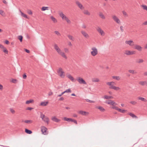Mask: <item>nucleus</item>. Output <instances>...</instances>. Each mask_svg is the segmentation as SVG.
<instances>
[{
	"label": "nucleus",
	"mask_w": 147,
	"mask_h": 147,
	"mask_svg": "<svg viewBox=\"0 0 147 147\" xmlns=\"http://www.w3.org/2000/svg\"><path fill=\"white\" fill-rule=\"evenodd\" d=\"M54 49L57 52L58 54L60 55L62 57L66 59H67V57L65 55V53L63 52L62 51L61 49L59 48L57 45L55 44L54 45Z\"/></svg>",
	"instance_id": "f257e3e1"
},
{
	"label": "nucleus",
	"mask_w": 147,
	"mask_h": 147,
	"mask_svg": "<svg viewBox=\"0 0 147 147\" xmlns=\"http://www.w3.org/2000/svg\"><path fill=\"white\" fill-rule=\"evenodd\" d=\"M40 117L44 122L46 123L47 124H49V118L45 116L42 112H40Z\"/></svg>",
	"instance_id": "f03ea898"
},
{
	"label": "nucleus",
	"mask_w": 147,
	"mask_h": 147,
	"mask_svg": "<svg viewBox=\"0 0 147 147\" xmlns=\"http://www.w3.org/2000/svg\"><path fill=\"white\" fill-rule=\"evenodd\" d=\"M41 131L42 134L47 135L48 134V131H47V129L45 126H42L41 127Z\"/></svg>",
	"instance_id": "7ed1b4c3"
},
{
	"label": "nucleus",
	"mask_w": 147,
	"mask_h": 147,
	"mask_svg": "<svg viewBox=\"0 0 147 147\" xmlns=\"http://www.w3.org/2000/svg\"><path fill=\"white\" fill-rule=\"evenodd\" d=\"M57 72L61 78H63L65 77L64 74V72L63 71L62 69L61 68H59L57 70Z\"/></svg>",
	"instance_id": "20e7f679"
},
{
	"label": "nucleus",
	"mask_w": 147,
	"mask_h": 147,
	"mask_svg": "<svg viewBox=\"0 0 147 147\" xmlns=\"http://www.w3.org/2000/svg\"><path fill=\"white\" fill-rule=\"evenodd\" d=\"M96 30L97 32L100 34L102 36H103L105 35V32L101 29L99 27H98L96 28Z\"/></svg>",
	"instance_id": "39448f33"
},
{
	"label": "nucleus",
	"mask_w": 147,
	"mask_h": 147,
	"mask_svg": "<svg viewBox=\"0 0 147 147\" xmlns=\"http://www.w3.org/2000/svg\"><path fill=\"white\" fill-rule=\"evenodd\" d=\"M92 51L91 52V53L92 56H94L98 54L97 49L96 48L93 47L92 48Z\"/></svg>",
	"instance_id": "423d86ee"
},
{
	"label": "nucleus",
	"mask_w": 147,
	"mask_h": 147,
	"mask_svg": "<svg viewBox=\"0 0 147 147\" xmlns=\"http://www.w3.org/2000/svg\"><path fill=\"white\" fill-rule=\"evenodd\" d=\"M112 18L113 20L117 23L119 24H121V22L119 18L115 15H113L112 16Z\"/></svg>",
	"instance_id": "0eeeda50"
},
{
	"label": "nucleus",
	"mask_w": 147,
	"mask_h": 147,
	"mask_svg": "<svg viewBox=\"0 0 147 147\" xmlns=\"http://www.w3.org/2000/svg\"><path fill=\"white\" fill-rule=\"evenodd\" d=\"M77 80L78 82L81 84H86V82L82 78L78 77L77 79Z\"/></svg>",
	"instance_id": "6e6552de"
},
{
	"label": "nucleus",
	"mask_w": 147,
	"mask_h": 147,
	"mask_svg": "<svg viewBox=\"0 0 147 147\" xmlns=\"http://www.w3.org/2000/svg\"><path fill=\"white\" fill-rule=\"evenodd\" d=\"M135 53L136 52L134 51L126 50L125 51L124 54L125 55H128L135 54Z\"/></svg>",
	"instance_id": "1a4fd4ad"
},
{
	"label": "nucleus",
	"mask_w": 147,
	"mask_h": 147,
	"mask_svg": "<svg viewBox=\"0 0 147 147\" xmlns=\"http://www.w3.org/2000/svg\"><path fill=\"white\" fill-rule=\"evenodd\" d=\"M76 4L77 5L78 7L81 9L82 10L84 9V6L79 1H77L76 2Z\"/></svg>",
	"instance_id": "9d476101"
},
{
	"label": "nucleus",
	"mask_w": 147,
	"mask_h": 147,
	"mask_svg": "<svg viewBox=\"0 0 147 147\" xmlns=\"http://www.w3.org/2000/svg\"><path fill=\"white\" fill-rule=\"evenodd\" d=\"M125 43L126 44L128 45L131 47L134 46V42L133 41L131 40H126L125 41Z\"/></svg>",
	"instance_id": "9b49d317"
},
{
	"label": "nucleus",
	"mask_w": 147,
	"mask_h": 147,
	"mask_svg": "<svg viewBox=\"0 0 147 147\" xmlns=\"http://www.w3.org/2000/svg\"><path fill=\"white\" fill-rule=\"evenodd\" d=\"M81 33L86 38H89L90 36L87 33L84 31H82Z\"/></svg>",
	"instance_id": "f8f14e48"
},
{
	"label": "nucleus",
	"mask_w": 147,
	"mask_h": 147,
	"mask_svg": "<svg viewBox=\"0 0 147 147\" xmlns=\"http://www.w3.org/2000/svg\"><path fill=\"white\" fill-rule=\"evenodd\" d=\"M134 47L135 49L138 50L139 51H141L142 48L140 46L136 44L134 45Z\"/></svg>",
	"instance_id": "ddd939ff"
},
{
	"label": "nucleus",
	"mask_w": 147,
	"mask_h": 147,
	"mask_svg": "<svg viewBox=\"0 0 147 147\" xmlns=\"http://www.w3.org/2000/svg\"><path fill=\"white\" fill-rule=\"evenodd\" d=\"M71 92V90L69 88L68 89H67L65 91L61 93V94H59L57 95V97H60L62 95H63L64 93H68V92Z\"/></svg>",
	"instance_id": "4468645a"
},
{
	"label": "nucleus",
	"mask_w": 147,
	"mask_h": 147,
	"mask_svg": "<svg viewBox=\"0 0 147 147\" xmlns=\"http://www.w3.org/2000/svg\"><path fill=\"white\" fill-rule=\"evenodd\" d=\"M105 103L109 104L111 105H114L115 104V105H116V104L113 101H112V100H109L108 102L106 101L105 102Z\"/></svg>",
	"instance_id": "2eb2a0df"
},
{
	"label": "nucleus",
	"mask_w": 147,
	"mask_h": 147,
	"mask_svg": "<svg viewBox=\"0 0 147 147\" xmlns=\"http://www.w3.org/2000/svg\"><path fill=\"white\" fill-rule=\"evenodd\" d=\"M59 15L63 20H65L67 18L62 12L59 13Z\"/></svg>",
	"instance_id": "dca6fc26"
},
{
	"label": "nucleus",
	"mask_w": 147,
	"mask_h": 147,
	"mask_svg": "<svg viewBox=\"0 0 147 147\" xmlns=\"http://www.w3.org/2000/svg\"><path fill=\"white\" fill-rule=\"evenodd\" d=\"M79 113L81 115H86L88 114V112L82 111H80L79 112Z\"/></svg>",
	"instance_id": "f3484780"
},
{
	"label": "nucleus",
	"mask_w": 147,
	"mask_h": 147,
	"mask_svg": "<svg viewBox=\"0 0 147 147\" xmlns=\"http://www.w3.org/2000/svg\"><path fill=\"white\" fill-rule=\"evenodd\" d=\"M110 89H113L116 90H118L120 89L118 87H116L115 86H111L109 87Z\"/></svg>",
	"instance_id": "a211bd4d"
},
{
	"label": "nucleus",
	"mask_w": 147,
	"mask_h": 147,
	"mask_svg": "<svg viewBox=\"0 0 147 147\" xmlns=\"http://www.w3.org/2000/svg\"><path fill=\"white\" fill-rule=\"evenodd\" d=\"M139 84L142 86L146 85L147 84V81H140L139 82Z\"/></svg>",
	"instance_id": "6ab92c4d"
},
{
	"label": "nucleus",
	"mask_w": 147,
	"mask_h": 147,
	"mask_svg": "<svg viewBox=\"0 0 147 147\" xmlns=\"http://www.w3.org/2000/svg\"><path fill=\"white\" fill-rule=\"evenodd\" d=\"M48 103V101L42 102L40 103V105L42 106H45Z\"/></svg>",
	"instance_id": "aec40b11"
},
{
	"label": "nucleus",
	"mask_w": 147,
	"mask_h": 147,
	"mask_svg": "<svg viewBox=\"0 0 147 147\" xmlns=\"http://www.w3.org/2000/svg\"><path fill=\"white\" fill-rule=\"evenodd\" d=\"M128 115H129L131 117L133 118H136V119H138V117L137 116H136V115H135L134 114L132 113H128Z\"/></svg>",
	"instance_id": "412c9836"
},
{
	"label": "nucleus",
	"mask_w": 147,
	"mask_h": 147,
	"mask_svg": "<svg viewBox=\"0 0 147 147\" xmlns=\"http://www.w3.org/2000/svg\"><path fill=\"white\" fill-rule=\"evenodd\" d=\"M52 120L55 122H58L60 121V120L58 119L55 117H54L52 118Z\"/></svg>",
	"instance_id": "4be33fe9"
},
{
	"label": "nucleus",
	"mask_w": 147,
	"mask_h": 147,
	"mask_svg": "<svg viewBox=\"0 0 147 147\" xmlns=\"http://www.w3.org/2000/svg\"><path fill=\"white\" fill-rule=\"evenodd\" d=\"M138 100H140L142 101H143L144 102H146L147 101V100L146 99L143 97H139L138 98Z\"/></svg>",
	"instance_id": "5701e85b"
},
{
	"label": "nucleus",
	"mask_w": 147,
	"mask_h": 147,
	"mask_svg": "<svg viewBox=\"0 0 147 147\" xmlns=\"http://www.w3.org/2000/svg\"><path fill=\"white\" fill-rule=\"evenodd\" d=\"M136 61L137 63H142L144 62V60L142 59H136Z\"/></svg>",
	"instance_id": "b1692460"
},
{
	"label": "nucleus",
	"mask_w": 147,
	"mask_h": 147,
	"mask_svg": "<svg viewBox=\"0 0 147 147\" xmlns=\"http://www.w3.org/2000/svg\"><path fill=\"white\" fill-rule=\"evenodd\" d=\"M83 13L84 14L88 16H90V13L87 10H84L83 11Z\"/></svg>",
	"instance_id": "393cba45"
},
{
	"label": "nucleus",
	"mask_w": 147,
	"mask_h": 147,
	"mask_svg": "<svg viewBox=\"0 0 147 147\" xmlns=\"http://www.w3.org/2000/svg\"><path fill=\"white\" fill-rule=\"evenodd\" d=\"M106 84L109 86H113V85L115 84V83L114 82H107L106 83Z\"/></svg>",
	"instance_id": "a878e982"
},
{
	"label": "nucleus",
	"mask_w": 147,
	"mask_h": 147,
	"mask_svg": "<svg viewBox=\"0 0 147 147\" xmlns=\"http://www.w3.org/2000/svg\"><path fill=\"white\" fill-rule=\"evenodd\" d=\"M67 37L70 40L74 41L75 40L74 38L71 35H67Z\"/></svg>",
	"instance_id": "bb28decb"
},
{
	"label": "nucleus",
	"mask_w": 147,
	"mask_h": 147,
	"mask_svg": "<svg viewBox=\"0 0 147 147\" xmlns=\"http://www.w3.org/2000/svg\"><path fill=\"white\" fill-rule=\"evenodd\" d=\"M67 77L71 80L72 81H74V78L70 74L68 75L67 76Z\"/></svg>",
	"instance_id": "cd10ccee"
},
{
	"label": "nucleus",
	"mask_w": 147,
	"mask_h": 147,
	"mask_svg": "<svg viewBox=\"0 0 147 147\" xmlns=\"http://www.w3.org/2000/svg\"><path fill=\"white\" fill-rule=\"evenodd\" d=\"M99 16L102 19H105V17L104 15L103 14L102 12H100L99 13Z\"/></svg>",
	"instance_id": "c85d7f7f"
},
{
	"label": "nucleus",
	"mask_w": 147,
	"mask_h": 147,
	"mask_svg": "<svg viewBox=\"0 0 147 147\" xmlns=\"http://www.w3.org/2000/svg\"><path fill=\"white\" fill-rule=\"evenodd\" d=\"M25 132L27 134H31L32 133V131L27 129H25Z\"/></svg>",
	"instance_id": "c756f323"
},
{
	"label": "nucleus",
	"mask_w": 147,
	"mask_h": 147,
	"mask_svg": "<svg viewBox=\"0 0 147 147\" xmlns=\"http://www.w3.org/2000/svg\"><path fill=\"white\" fill-rule=\"evenodd\" d=\"M113 79H115L117 80H120V78L119 76H113L112 77Z\"/></svg>",
	"instance_id": "7c9ffc66"
},
{
	"label": "nucleus",
	"mask_w": 147,
	"mask_h": 147,
	"mask_svg": "<svg viewBox=\"0 0 147 147\" xmlns=\"http://www.w3.org/2000/svg\"><path fill=\"white\" fill-rule=\"evenodd\" d=\"M51 18L54 23H56L57 22V20L53 16H51Z\"/></svg>",
	"instance_id": "2f4dec72"
},
{
	"label": "nucleus",
	"mask_w": 147,
	"mask_h": 147,
	"mask_svg": "<svg viewBox=\"0 0 147 147\" xmlns=\"http://www.w3.org/2000/svg\"><path fill=\"white\" fill-rule=\"evenodd\" d=\"M104 99H110L113 98V97L112 96H108L107 95H105L104 97Z\"/></svg>",
	"instance_id": "473e14b6"
},
{
	"label": "nucleus",
	"mask_w": 147,
	"mask_h": 147,
	"mask_svg": "<svg viewBox=\"0 0 147 147\" xmlns=\"http://www.w3.org/2000/svg\"><path fill=\"white\" fill-rule=\"evenodd\" d=\"M100 81L99 79L98 78H94L92 79L93 82H98Z\"/></svg>",
	"instance_id": "72a5a7b5"
},
{
	"label": "nucleus",
	"mask_w": 147,
	"mask_h": 147,
	"mask_svg": "<svg viewBox=\"0 0 147 147\" xmlns=\"http://www.w3.org/2000/svg\"><path fill=\"white\" fill-rule=\"evenodd\" d=\"M97 108L99 109L101 111L103 112L105 110V109L103 108L101 106L98 107H97Z\"/></svg>",
	"instance_id": "f704fd0d"
},
{
	"label": "nucleus",
	"mask_w": 147,
	"mask_h": 147,
	"mask_svg": "<svg viewBox=\"0 0 147 147\" xmlns=\"http://www.w3.org/2000/svg\"><path fill=\"white\" fill-rule=\"evenodd\" d=\"M33 102H34V100H33L30 99L29 100L26 101V104H30V103H31Z\"/></svg>",
	"instance_id": "c9c22d12"
},
{
	"label": "nucleus",
	"mask_w": 147,
	"mask_h": 147,
	"mask_svg": "<svg viewBox=\"0 0 147 147\" xmlns=\"http://www.w3.org/2000/svg\"><path fill=\"white\" fill-rule=\"evenodd\" d=\"M20 11L21 13V16H23L26 18H28L26 14H25L24 13H23L20 10Z\"/></svg>",
	"instance_id": "e433bc0d"
},
{
	"label": "nucleus",
	"mask_w": 147,
	"mask_h": 147,
	"mask_svg": "<svg viewBox=\"0 0 147 147\" xmlns=\"http://www.w3.org/2000/svg\"><path fill=\"white\" fill-rule=\"evenodd\" d=\"M48 7H43L41 9V10L42 11H44L47 10H48Z\"/></svg>",
	"instance_id": "4c0bfd02"
},
{
	"label": "nucleus",
	"mask_w": 147,
	"mask_h": 147,
	"mask_svg": "<svg viewBox=\"0 0 147 147\" xmlns=\"http://www.w3.org/2000/svg\"><path fill=\"white\" fill-rule=\"evenodd\" d=\"M64 120L65 121L69 122L71 121V118H67L66 117H65L64 118Z\"/></svg>",
	"instance_id": "58836bf2"
},
{
	"label": "nucleus",
	"mask_w": 147,
	"mask_h": 147,
	"mask_svg": "<svg viewBox=\"0 0 147 147\" xmlns=\"http://www.w3.org/2000/svg\"><path fill=\"white\" fill-rule=\"evenodd\" d=\"M24 122L27 123H32V121L31 120H26L24 121Z\"/></svg>",
	"instance_id": "ea45409f"
},
{
	"label": "nucleus",
	"mask_w": 147,
	"mask_h": 147,
	"mask_svg": "<svg viewBox=\"0 0 147 147\" xmlns=\"http://www.w3.org/2000/svg\"><path fill=\"white\" fill-rule=\"evenodd\" d=\"M128 71L130 73L132 74H136L137 73V72L135 71L134 70H129Z\"/></svg>",
	"instance_id": "a19ab883"
},
{
	"label": "nucleus",
	"mask_w": 147,
	"mask_h": 147,
	"mask_svg": "<svg viewBox=\"0 0 147 147\" xmlns=\"http://www.w3.org/2000/svg\"><path fill=\"white\" fill-rule=\"evenodd\" d=\"M143 9L144 10H145L147 11V6L145 5H141Z\"/></svg>",
	"instance_id": "79ce46f5"
},
{
	"label": "nucleus",
	"mask_w": 147,
	"mask_h": 147,
	"mask_svg": "<svg viewBox=\"0 0 147 147\" xmlns=\"http://www.w3.org/2000/svg\"><path fill=\"white\" fill-rule=\"evenodd\" d=\"M18 39L20 40V42L22 41L23 37L22 36H18Z\"/></svg>",
	"instance_id": "37998d69"
},
{
	"label": "nucleus",
	"mask_w": 147,
	"mask_h": 147,
	"mask_svg": "<svg viewBox=\"0 0 147 147\" xmlns=\"http://www.w3.org/2000/svg\"><path fill=\"white\" fill-rule=\"evenodd\" d=\"M127 111L125 110H122L120 109H119V111L120 112L123 113H124L125 112V111Z\"/></svg>",
	"instance_id": "c03bdc74"
},
{
	"label": "nucleus",
	"mask_w": 147,
	"mask_h": 147,
	"mask_svg": "<svg viewBox=\"0 0 147 147\" xmlns=\"http://www.w3.org/2000/svg\"><path fill=\"white\" fill-rule=\"evenodd\" d=\"M122 13L124 16H127L128 15L127 13H126V12L124 11H122Z\"/></svg>",
	"instance_id": "a18cd8bd"
},
{
	"label": "nucleus",
	"mask_w": 147,
	"mask_h": 147,
	"mask_svg": "<svg viewBox=\"0 0 147 147\" xmlns=\"http://www.w3.org/2000/svg\"><path fill=\"white\" fill-rule=\"evenodd\" d=\"M17 81H18V80H17L15 79H12L11 82L14 84H16V83H17Z\"/></svg>",
	"instance_id": "49530a36"
},
{
	"label": "nucleus",
	"mask_w": 147,
	"mask_h": 147,
	"mask_svg": "<svg viewBox=\"0 0 147 147\" xmlns=\"http://www.w3.org/2000/svg\"><path fill=\"white\" fill-rule=\"evenodd\" d=\"M112 108L113 109H115L117 110V111H119V109L118 107H116V106H113V107H112Z\"/></svg>",
	"instance_id": "de8ad7c7"
},
{
	"label": "nucleus",
	"mask_w": 147,
	"mask_h": 147,
	"mask_svg": "<svg viewBox=\"0 0 147 147\" xmlns=\"http://www.w3.org/2000/svg\"><path fill=\"white\" fill-rule=\"evenodd\" d=\"M130 103L133 105H135L137 104V102L135 101H131L130 102Z\"/></svg>",
	"instance_id": "09e8293b"
},
{
	"label": "nucleus",
	"mask_w": 147,
	"mask_h": 147,
	"mask_svg": "<svg viewBox=\"0 0 147 147\" xmlns=\"http://www.w3.org/2000/svg\"><path fill=\"white\" fill-rule=\"evenodd\" d=\"M86 100L87 102H92V103H94L95 102L94 101L91 100H90L87 99H86Z\"/></svg>",
	"instance_id": "8fccbe9b"
},
{
	"label": "nucleus",
	"mask_w": 147,
	"mask_h": 147,
	"mask_svg": "<svg viewBox=\"0 0 147 147\" xmlns=\"http://www.w3.org/2000/svg\"><path fill=\"white\" fill-rule=\"evenodd\" d=\"M71 121L73 122L76 124H77V121L73 119H71Z\"/></svg>",
	"instance_id": "3c124183"
},
{
	"label": "nucleus",
	"mask_w": 147,
	"mask_h": 147,
	"mask_svg": "<svg viewBox=\"0 0 147 147\" xmlns=\"http://www.w3.org/2000/svg\"><path fill=\"white\" fill-rule=\"evenodd\" d=\"M65 20L68 23H71L70 20L68 19V18H67Z\"/></svg>",
	"instance_id": "603ef678"
},
{
	"label": "nucleus",
	"mask_w": 147,
	"mask_h": 147,
	"mask_svg": "<svg viewBox=\"0 0 147 147\" xmlns=\"http://www.w3.org/2000/svg\"><path fill=\"white\" fill-rule=\"evenodd\" d=\"M3 52L6 54L8 53V51L6 48H4L3 49Z\"/></svg>",
	"instance_id": "864d4df0"
},
{
	"label": "nucleus",
	"mask_w": 147,
	"mask_h": 147,
	"mask_svg": "<svg viewBox=\"0 0 147 147\" xmlns=\"http://www.w3.org/2000/svg\"><path fill=\"white\" fill-rule=\"evenodd\" d=\"M11 112L13 114H14L15 113V111L12 109L11 108L10 109Z\"/></svg>",
	"instance_id": "5fc2aeb1"
},
{
	"label": "nucleus",
	"mask_w": 147,
	"mask_h": 147,
	"mask_svg": "<svg viewBox=\"0 0 147 147\" xmlns=\"http://www.w3.org/2000/svg\"><path fill=\"white\" fill-rule=\"evenodd\" d=\"M54 32L57 35L60 36L61 35L60 33L58 31H56Z\"/></svg>",
	"instance_id": "6e6d98bb"
},
{
	"label": "nucleus",
	"mask_w": 147,
	"mask_h": 147,
	"mask_svg": "<svg viewBox=\"0 0 147 147\" xmlns=\"http://www.w3.org/2000/svg\"><path fill=\"white\" fill-rule=\"evenodd\" d=\"M123 28V26H120V28L121 31L122 32H123L124 31Z\"/></svg>",
	"instance_id": "4d7b16f0"
},
{
	"label": "nucleus",
	"mask_w": 147,
	"mask_h": 147,
	"mask_svg": "<svg viewBox=\"0 0 147 147\" xmlns=\"http://www.w3.org/2000/svg\"><path fill=\"white\" fill-rule=\"evenodd\" d=\"M4 11H3L1 10H0V14L2 16H3V13Z\"/></svg>",
	"instance_id": "13d9d810"
},
{
	"label": "nucleus",
	"mask_w": 147,
	"mask_h": 147,
	"mask_svg": "<svg viewBox=\"0 0 147 147\" xmlns=\"http://www.w3.org/2000/svg\"><path fill=\"white\" fill-rule=\"evenodd\" d=\"M143 25H147V21L144 22L142 24Z\"/></svg>",
	"instance_id": "bf43d9fd"
},
{
	"label": "nucleus",
	"mask_w": 147,
	"mask_h": 147,
	"mask_svg": "<svg viewBox=\"0 0 147 147\" xmlns=\"http://www.w3.org/2000/svg\"><path fill=\"white\" fill-rule=\"evenodd\" d=\"M28 13L30 15H32V13L31 10L28 11Z\"/></svg>",
	"instance_id": "052dcab7"
},
{
	"label": "nucleus",
	"mask_w": 147,
	"mask_h": 147,
	"mask_svg": "<svg viewBox=\"0 0 147 147\" xmlns=\"http://www.w3.org/2000/svg\"><path fill=\"white\" fill-rule=\"evenodd\" d=\"M27 76L26 74H24L23 75V78L24 79H26V78Z\"/></svg>",
	"instance_id": "680f3d73"
},
{
	"label": "nucleus",
	"mask_w": 147,
	"mask_h": 147,
	"mask_svg": "<svg viewBox=\"0 0 147 147\" xmlns=\"http://www.w3.org/2000/svg\"><path fill=\"white\" fill-rule=\"evenodd\" d=\"M64 99V98L63 97H60L59 99V100H60V101H62V100H63Z\"/></svg>",
	"instance_id": "e2e57ef3"
},
{
	"label": "nucleus",
	"mask_w": 147,
	"mask_h": 147,
	"mask_svg": "<svg viewBox=\"0 0 147 147\" xmlns=\"http://www.w3.org/2000/svg\"><path fill=\"white\" fill-rule=\"evenodd\" d=\"M24 50H25V51L26 53H30V51L29 50H28L26 49H25Z\"/></svg>",
	"instance_id": "0e129e2a"
},
{
	"label": "nucleus",
	"mask_w": 147,
	"mask_h": 147,
	"mask_svg": "<svg viewBox=\"0 0 147 147\" xmlns=\"http://www.w3.org/2000/svg\"><path fill=\"white\" fill-rule=\"evenodd\" d=\"M68 45L69 46H72V44L71 43V42L70 41L68 42Z\"/></svg>",
	"instance_id": "69168bd1"
},
{
	"label": "nucleus",
	"mask_w": 147,
	"mask_h": 147,
	"mask_svg": "<svg viewBox=\"0 0 147 147\" xmlns=\"http://www.w3.org/2000/svg\"><path fill=\"white\" fill-rule=\"evenodd\" d=\"M143 74L144 76H147V71H146L144 72Z\"/></svg>",
	"instance_id": "338daca9"
},
{
	"label": "nucleus",
	"mask_w": 147,
	"mask_h": 147,
	"mask_svg": "<svg viewBox=\"0 0 147 147\" xmlns=\"http://www.w3.org/2000/svg\"><path fill=\"white\" fill-rule=\"evenodd\" d=\"M9 41L7 40H6L5 41V43L7 45H8L9 44Z\"/></svg>",
	"instance_id": "774afa93"
}]
</instances>
